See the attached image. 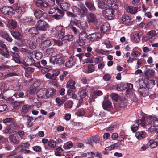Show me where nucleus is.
I'll return each mask as SVG.
<instances>
[{
    "instance_id": "ea45409f",
    "label": "nucleus",
    "mask_w": 158,
    "mask_h": 158,
    "mask_svg": "<svg viewBox=\"0 0 158 158\" xmlns=\"http://www.w3.org/2000/svg\"><path fill=\"white\" fill-rule=\"evenodd\" d=\"M11 33L12 35L15 39L18 40L20 39L21 34L19 32L17 31H11Z\"/></svg>"
},
{
    "instance_id": "c756f323",
    "label": "nucleus",
    "mask_w": 158,
    "mask_h": 158,
    "mask_svg": "<svg viewBox=\"0 0 158 158\" xmlns=\"http://www.w3.org/2000/svg\"><path fill=\"white\" fill-rule=\"evenodd\" d=\"M147 88H152L155 85V81L154 80H148L146 82H144Z\"/></svg>"
},
{
    "instance_id": "7c9ffc66",
    "label": "nucleus",
    "mask_w": 158,
    "mask_h": 158,
    "mask_svg": "<svg viewBox=\"0 0 158 158\" xmlns=\"http://www.w3.org/2000/svg\"><path fill=\"white\" fill-rule=\"evenodd\" d=\"M158 145V141L153 140H151L148 143L147 145L151 148H156Z\"/></svg>"
},
{
    "instance_id": "680f3d73",
    "label": "nucleus",
    "mask_w": 158,
    "mask_h": 158,
    "mask_svg": "<svg viewBox=\"0 0 158 158\" xmlns=\"http://www.w3.org/2000/svg\"><path fill=\"white\" fill-rule=\"evenodd\" d=\"M46 77L48 79H52L57 80H58V78L57 77H53L52 75L50 73H48L45 75Z\"/></svg>"
},
{
    "instance_id": "4be33fe9",
    "label": "nucleus",
    "mask_w": 158,
    "mask_h": 158,
    "mask_svg": "<svg viewBox=\"0 0 158 158\" xmlns=\"http://www.w3.org/2000/svg\"><path fill=\"white\" fill-rule=\"evenodd\" d=\"M46 12H43L39 9L36 10L34 11V15L36 18L40 19L42 17H46L47 15Z\"/></svg>"
},
{
    "instance_id": "393cba45",
    "label": "nucleus",
    "mask_w": 158,
    "mask_h": 158,
    "mask_svg": "<svg viewBox=\"0 0 158 158\" xmlns=\"http://www.w3.org/2000/svg\"><path fill=\"white\" fill-rule=\"evenodd\" d=\"M90 88V87L87 86L85 89L81 90L79 92V97L82 100L85 96H87Z\"/></svg>"
},
{
    "instance_id": "3c124183",
    "label": "nucleus",
    "mask_w": 158,
    "mask_h": 158,
    "mask_svg": "<svg viewBox=\"0 0 158 158\" xmlns=\"http://www.w3.org/2000/svg\"><path fill=\"white\" fill-rule=\"evenodd\" d=\"M45 2H46L47 5L48 10L49 7L51 6H53L55 3V0H49L48 1L46 0Z\"/></svg>"
},
{
    "instance_id": "5701e85b",
    "label": "nucleus",
    "mask_w": 158,
    "mask_h": 158,
    "mask_svg": "<svg viewBox=\"0 0 158 158\" xmlns=\"http://www.w3.org/2000/svg\"><path fill=\"white\" fill-rule=\"evenodd\" d=\"M139 88L138 90V92L140 95L141 96L144 97L148 94V89H147L144 87H143V85H139Z\"/></svg>"
},
{
    "instance_id": "09e8293b",
    "label": "nucleus",
    "mask_w": 158,
    "mask_h": 158,
    "mask_svg": "<svg viewBox=\"0 0 158 158\" xmlns=\"http://www.w3.org/2000/svg\"><path fill=\"white\" fill-rule=\"evenodd\" d=\"M132 39V40L135 42L138 43L139 42L140 40L139 33H136L134 34Z\"/></svg>"
},
{
    "instance_id": "a211bd4d",
    "label": "nucleus",
    "mask_w": 158,
    "mask_h": 158,
    "mask_svg": "<svg viewBox=\"0 0 158 158\" xmlns=\"http://www.w3.org/2000/svg\"><path fill=\"white\" fill-rule=\"evenodd\" d=\"M8 54L9 55V57H6V58H9L10 57V55L11 56L13 59L14 60L16 63H19L20 62L19 60V56L18 53H15L12 51L9 52L8 51Z\"/></svg>"
},
{
    "instance_id": "13d9d810",
    "label": "nucleus",
    "mask_w": 158,
    "mask_h": 158,
    "mask_svg": "<svg viewBox=\"0 0 158 158\" xmlns=\"http://www.w3.org/2000/svg\"><path fill=\"white\" fill-rule=\"evenodd\" d=\"M85 113V111L83 109L79 110L76 113V114L78 116H83Z\"/></svg>"
},
{
    "instance_id": "9b49d317",
    "label": "nucleus",
    "mask_w": 158,
    "mask_h": 158,
    "mask_svg": "<svg viewBox=\"0 0 158 158\" xmlns=\"http://www.w3.org/2000/svg\"><path fill=\"white\" fill-rule=\"evenodd\" d=\"M64 14V12L58 7L56 8V12L55 15H52V17L56 20L61 19Z\"/></svg>"
},
{
    "instance_id": "c03bdc74",
    "label": "nucleus",
    "mask_w": 158,
    "mask_h": 158,
    "mask_svg": "<svg viewBox=\"0 0 158 158\" xmlns=\"http://www.w3.org/2000/svg\"><path fill=\"white\" fill-rule=\"evenodd\" d=\"M34 52V55L35 58L37 60H39L41 59L43 56V53L40 51H35L33 52Z\"/></svg>"
},
{
    "instance_id": "f257e3e1",
    "label": "nucleus",
    "mask_w": 158,
    "mask_h": 158,
    "mask_svg": "<svg viewBox=\"0 0 158 158\" xmlns=\"http://www.w3.org/2000/svg\"><path fill=\"white\" fill-rule=\"evenodd\" d=\"M84 24H85V27L83 29L82 31L79 33V39H77L76 40L77 43L80 46L85 45V41L88 38V35L86 33L87 25L85 23Z\"/></svg>"
},
{
    "instance_id": "37998d69",
    "label": "nucleus",
    "mask_w": 158,
    "mask_h": 158,
    "mask_svg": "<svg viewBox=\"0 0 158 158\" xmlns=\"http://www.w3.org/2000/svg\"><path fill=\"white\" fill-rule=\"evenodd\" d=\"M70 6V5L66 2H63L60 4L61 8L66 11L69 10Z\"/></svg>"
},
{
    "instance_id": "0eeeda50",
    "label": "nucleus",
    "mask_w": 158,
    "mask_h": 158,
    "mask_svg": "<svg viewBox=\"0 0 158 158\" xmlns=\"http://www.w3.org/2000/svg\"><path fill=\"white\" fill-rule=\"evenodd\" d=\"M0 47L1 48V49L2 50L1 52H0V54L5 57H9L8 48L6 44L1 40H0Z\"/></svg>"
},
{
    "instance_id": "6ab92c4d",
    "label": "nucleus",
    "mask_w": 158,
    "mask_h": 158,
    "mask_svg": "<svg viewBox=\"0 0 158 158\" xmlns=\"http://www.w3.org/2000/svg\"><path fill=\"white\" fill-rule=\"evenodd\" d=\"M9 138L10 141L15 144H17L19 142V138L17 133H14L10 135Z\"/></svg>"
},
{
    "instance_id": "49530a36",
    "label": "nucleus",
    "mask_w": 158,
    "mask_h": 158,
    "mask_svg": "<svg viewBox=\"0 0 158 158\" xmlns=\"http://www.w3.org/2000/svg\"><path fill=\"white\" fill-rule=\"evenodd\" d=\"M98 7L99 8L104 9L106 7V5L102 0H98Z\"/></svg>"
},
{
    "instance_id": "58836bf2",
    "label": "nucleus",
    "mask_w": 158,
    "mask_h": 158,
    "mask_svg": "<svg viewBox=\"0 0 158 158\" xmlns=\"http://www.w3.org/2000/svg\"><path fill=\"white\" fill-rule=\"evenodd\" d=\"M24 117H27V125L29 127H31L32 126L33 123L32 121L34 120V118L33 117H30L29 115H26L24 116Z\"/></svg>"
},
{
    "instance_id": "1a4fd4ad",
    "label": "nucleus",
    "mask_w": 158,
    "mask_h": 158,
    "mask_svg": "<svg viewBox=\"0 0 158 158\" xmlns=\"http://www.w3.org/2000/svg\"><path fill=\"white\" fill-rule=\"evenodd\" d=\"M13 9L15 12L16 11L18 13L22 14L24 13L26 10L25 7L21 5L19 3H15L13 5Z\"/></svg>"
},
{
    "instance_id": "e433bc0d",
    "label": "nucleus",
    "mask_w": 158,
    "mask_h": 158,
    "mask_svg": "<svg viewBox=\"0 0 158 158\" xmlns=\"http://www.w3.org/2000/svg\"><path fill=\"white\" fill-rule=\"evenodd\" d=\"M145 133L143 131H138L136 133L135 136L139 140H141L145 137Z\"/></svg>"
},
{
    "instance_id": "bb28decb",
    "label": "nucleus",
    "mask_w": 158,
    "mask_h": 158,
    "mask_svg": "<svg viewBox=\"0 0 158 158\" xmlns=\"http://www.w3.org/2000/svg\"><path fill=\"white\" fill-rule=\"evenodd\" d=\"M23 22L26 24L29 25H33L35 23L32 17H26L23 19Z\"/></svg>"
},
{
    "instance_id": "c9c22d12",
    "label": "nucleus",
    "mask_w": 158,
    "mask_h": 158,
    "mask_svg": "<svg viewBox=\"0 0 158 158\" xmlns=\"http://www.w3.org/2000/svg\"><path fill=\"white\" fill-rule=\"evenodd\" d=\"M20 51L23 55L32 56L34 55L32 52L26 48H22Z\"/></svg>"
},
{
    "instance_id": "052dcab7",
    "label": "nucleus",
    "mask_w": 158,
    "mask_h": 158,
    "mask_svg": "<svg viewBox=\"0 0 158 158\" xmlns=\"http://www.w3.org/2000/svg\"><path fill=\"white\" fill-rule=\"evenodd\" d=\"M46 34H43L40 37H38L36 40V42L37 43H40L43 40H45V38Z\"/></svg>"
},
{
    "instance_id": "864d4df0",
    "label": "nucleus",
    "mask_w": 158,
    "mask_h": 158,
    "mask_svg": "<svg viewBox=\"0 0 158 158\" xmlns=\"http://www.w3.org/2000/svg\"><path fill=\"white\" fill-rule=\"evenodd\" d=\"M56 64L59 65H61L63 64L65 61V57H64L56 60Z\"/></svg>"
},
{
    "instance_id": "2eb2a0df",
    "label": "nucleus",
    "mask_w": 158,
    "mask_h": 158,
    "mask_svg": "<svg viewBox=\"0 0 158 158\" xmlns=\"http://www.w3.org/2000/svg\"><path fill=\"white\" fill-rule=\"evenodd\" d=\"M27 56L25 58L23 61V64L25 66H32L34 63V59L31 56Z\"/></svg>"
},
{
    "instance_id": "473e14b6",
    "label": "nucleus",
    "mask_w": 158,
    "mask_h": 158,
    "mask_svg": "<svg viewBox=\"0 0 158 158\" xmlns=\"http://www.w3.org/2000/svg\"><path fill=\"white\" fill-rule=\"evenodd\" d=\"M4 133L7 134H11L14 132L15 133V130L12 127L10 126H7L6 128L3 131Z\"/></svg>"
},
{
    "instance_id": "4468645a",
    "label": "nucleus",
    "mask_w": 158,
    "mask_h": 158,
    "mask_svg": "<svg viewBox=\"0 0 158 158\" xmlns=\"http://www.w3.org/2000/svg\"><path fill=\"white\" fill-rule=\"evenodd\" d=\"M102 107L105 110L109 111L112 107L110 102L107 98H105L102 104Z\"/></svg>"
},
{
    "instance_id": "5fc2aeb1",
    "label": "nucleus",
    "mask_w": 158,
    "mask_h": 158,
    "mask_svg": "<svg viewBox=\"0 0 158 158\" xmlns=\"http://www.w3.org/2000/svg\"><path fill=\"white\" fill-rule=\"evenodd\" d=\"M23 102V101H15L13 102L12 104L14 108H16L21 105Z\"/></svg>"
},
{
    "instance_id": "7ed1b4c3",
    "label": "nucleus",
    "mask_w": 158,
    "mask_h": 158,
    "mask_svg": "<svg viewBox=\"0 0 158 158\" xmlns=\"http://www.w3.org/2000/svg\"><path fill=\"white\" fill-rule=\"evenodd\" d=\"M36 26L38 30L42 31H46L49 27L48 23L42 19H40L37 22Z\"/></svg>"
},
{
    "instance_id": "a19ab883",
    "label": "nucleus",
    "mask_w": 158,
    "mask_h": 158,
    "mask_svg": "<svg viewBox=\"0 0 158 158\" xmlns=\"http://www.w3.org/2000/svg\"><path fill=\"white\" fill-rule=\"evenodd\" d=\"M139 120H136L135 123L131 126V129L133 132H135L138 129L139 126Z\"/></svg>"
},
{
    "instance_id": "f704fd0d",
    "label": "nucleus",
    "mask_w": 158,
    "mask_h": 158,
    "mask_svg": "<svg viewBox=\"0 0 158 158\" xmlns=\"http://www.w3.org/2000/svg\"><path fill=\"white\" fill-rule=\"evenodd\" d=\"M110 29V25L108 23H105L100 28L101 32L103 33H105Z\"/></svg>"
},
{
    "instance_id": "0e129e2a",
    "label": "nucleus",
    "mask_w": 158,
    "mask_h": 158,
    "mask_svg": "<svg viewBox=\"0 0 158 158\" xmlns=\"http://www.w3.org/2000/svg\"><path fill=\"white\" fill-rule=\"evenodd\" d=\"M79 24L78 20L76 19H74L73 20H71L70 21V25L71 27L74 26H77Z\"/></svg>"
},
{
    "instance_id": "412c9836",
    "label": "nucleus",
    "mask_w": 158,
    "mask_h": 158,
    "mask_svg": "<svg viewBox=\"0 0 158 158\" xmlns=\"http://www.w3.org/2000/svg\"><path fill=\"white\" fill-rule=\"evenodd\" d=\"M85 3L89 11L92 12L95 11L96 9L93 1L90 0H86L85 1Z\"/></svg>"
},
{
    "instance_id": "de8ad7c7",
    "label": "nucleus",
    "mask_w": 158,
    "mask_h": 158,
    "mask_svg": "<svg viewBox=\"0 0 158 158\" xmlns=\"http://www.w3.org/2000/svg\"><path fill=\"white\" fill-rule=\"evenodd\" d=\"M47 144L48 147L51 148H54L56 146V143L53 140H50L48 142Z\"/></svg>"
},
{
    "instance_id": "20e7f679",
    "label": "nucleus",
    "mask_w": 158,
    "mask_h": 158,
    "mask_svg": "<svg viewBox=\"0 0 158 158\" xmlns=\"http://www.w3.org/2000/svg\"><path fill=\"white\" fill-rule=\"evenodd\" d=\"M102 15L106 19L110 20L113 19L115 15L114 10L110 8L103 10Z\"/></svg>"
},
{
    "instance_id": "c85d7f7f",
    "label": "nucleus",
    "mask_w": 158,
    "mask_h": 158,
    "mask_svg": "<svg viewBox=\"0 0 158 158\" xmlns=\"http://www.w3.org/2000/svg\"><path fill=\"white\" fill-rule=\"evenodd\" d=\"M51 42L48 40H46L40 45V48L42 49H45L50 46Z\"/></svg>"
},
{
    "instance_id": "79ce46f5",
    "label": "nucleus",
    "mask_w": 158,
    "mask_h": 158,
    "mask_svg": "<svg viewBox=\"0 0 158 158\" xmlns=\"http://www.w3.org/2000/svg\"><path fill=\"white\" fill-rule=\"evenodd\" d=\"M38 30L36 27H33L29 29L28 30V31L29 34L33 35H36L39 33Z\"/></svg>"
},
{
    "instance_id": "2f4dec72",
    "label": "nucleus",
    "mask_w": 158,
    "mask_h": 158,
    "mask_svg": "<svg viewBox=\"0 0 158 158\" xmlns=\"http://www.w3.org/2000/svg\"><path fill=\"white\" fill-rule=\"evenodd\" d=\"M75 82L72 79L70 80L67 82L66 87L67 88H69L71 89H74L76 88L75 86Z\"/></svg>"
},
{
    "instance_id": "6e6d98bb",
    "label": "nucleus",
    "mask_w": 158,
    "mask_h": 158,
    "mask_svg": "<svg viewBox=\"0 0 158 158\" xmlns=\"http://www.w3.org/2000/svg\"><path fill=\"white\" fill-rule=\"evenodd\" d=\"M94 66L93 64L88 65V73H89L93 72L94 70Z\"/></svg>"
},
{
    "instance_id": "603ef678",
    "label": "nucleus",
    "mask_w": 158,
    "mask_h": 158,
    "mask_svg": "<svg viewBox=\"0 0 158 158\" xmlns=\"http://www.w3.org/2000/svg\"><path fill=\"white\" fill-rule=\"evenodd\" d=\"M73 102L71 100H69L67 101L64 104V107L66 108H71Z\"/></svg>"
},
{
    "instance_id": "bf43d9fd",
    "label": "nucleus",
    "mask_w": 158,
    "mask_h": 158,
    "mask_svg": "<svg viewBox=\"0 0 158 158\" xmlns=\"http://www.w3.org/2000/svg\"><path fill=\"white\" fill-rule=\"evenodd\" d=\"M53 41L55 45L58 46H61L63 45V43L62 40H59L53 39Z\"/></svg>"
},
{
    "instance_id": "e2e57ef3",
    "label": "nucleus",
    "mask_w": 158,
    "mask_h": 158,
    "mask_svg": "<svg viewBox=\"0 0 158 158\" xmlns=\"http://www.w3.org/2000/svg\"><path fill=\"white\" fill-rule=\"evenodd\" d=\"M54 52V48H49L46 50V53L49 56H52Z\"/></svg>"
},
{
    "instance_id": "f03ea898",
    "label": "nucleus",
    "mask_w": 158,
    "mask_h": 158,
    "mask_svg": "<svg viewBox=\"0 0 158 158\" xmlns=\"http://www.w3.org/2000/svg\"><path fill=\"white\" fill-rule=\"evenodd\" d=\"M77 5L80 8L75 6L72 7V11L73 13H76L78 15H79L80 13L84 15L87 13L88 10L83 3L79 2Z\"/></svg>"
},
{
    "instance_id": "423d86ee",
    "label": "nucleus",
    "mask_w": 158,
    "mask_h": 158,
    "mask_svg": "<svg viewBox=\"0 0 158 158\" xmlns=\"http://www.w3.org/2000/svg\"><path fill=\"white\" fill-rule=\"evenodd\" d=\"M0 11L5 15H12L15 13L14 9L12 7L6 6L0 9Z\"/></svg>"
},
{
    "instance_id": "338daca9",
    "label": "nucleus",
    "mask_w": 158,
    "mask_h": 158,
    "mask_svg": "<svg viewBox=\"0 0 158 158\" xmlns=\"http://www.w3.org/2000/svg\"><path fill=\"white\" fill-rule=\"evenodd\" d=\"M73 146V144L72 142L66 143L64 145V149H68L70 148Z\"/></svg>"
},
{
    "instance_id": "dca6fc26",
    "label": "nucleus",
    "mask_w": 158,
    "mask_h": 158,
    "mask_svg": "<svg viewBox=\"0 0 158 158\" xmlns=\"http://www.w3.org/2000/svg\"><path fill=\"white\" fill-rule=\"evenodd\" d=\"M87 20L89 23H93L96 24L98 21L96 15L92 13H90L87 16Z\"/></svg>"
},
{
    "instance_id": "ddd939ff",
    "label": "nucleus",
    "mask_w": 158,
    "mask_h": 158,
    "mask_svg": "<svg viewBox=\"0 0 158 158\" xmlns=\"http://www.w3.org/2000/svg\"><path fill=\"white\" fill-rule=\"evenodd\" d=\"M124 8L125 11L127 13L132 15L135 14L138 11V8L132 6H126Z\"/></svg>"
},
{
    "instance_id": "cd10ccee",
    "label": "nucleus",
    "mask_w": 158,
    "mask_h": 158,
    "mask_svg": "<svg viewBox=\"0 0 158 158\" xmlns=\"http://www.w3.org/2000/svg\"><path fill=\"white\" fill-rule=\"evenodd\" d=\"M59 39H61L62 41L65 42L67 41H71L73 40V37L72 35H67L64 36H62L61 38H59Z\"/></svg>"
},
{
    "instance_id": "a18cd8bd",
    "label": "nucleus",
    "mask_w": 158,
    "mask_h": 158,
    "mask_svg": "<svg viewBox=\"0 0 158 158\" xmlns=\"http://www.w3.org/2000/svg\"><path fill=\"white\" fill-rule=\"evenodd\" d=\"M27 44L29 48L31 49H35L36 47V44L35 42L32 41L30 40H28Z\"/></svg>"
},
{
    "instance_id": "39448f33",
    "label": "nucleus",
    "mask_w": 158,
    "mask_h": 158,
    "mask_svg": "<svg viewBox=\"0 0 158 158\" xmlns=\"http://www.w3.org/2000/svg\"><path fill=\"white\" fill-rule=\"evenodd\" d=\"M131 16L129 15L125 14L122 17V23L126 26H129L132 24V22L131 21Z\"/></svg>"
},
{
    "instance_id": "774afa93",
    "label": "nucleus",
    "mask_w": 158,
    "mask_h": 158,
    "mask_svg": "<svg viewBox=\"0 0 158 158\" xmlns=\"http://www.w3.org/2000/svg\"><path fill=\"white\" fill-rule=\"evenodd\" d=\"M111 78V76L108 73L105 74L103 76V79L106 81H109Z\"/></svg>"
},
{
    "instance_id": "a878e982",
    "label": "nucleus",
    "mask_w": 158,
    "mask_h": 158,
    "mask_svg": "<svg viewBox=\"0 0 158 158\" xmlns=\"http://www.w3.org/2000/svg\"><path fill=\"white\" fill-rule=\"evenodd\" d=\"M56 90L54 88H50L47 89L46 92V97L47 98H50L53 97L56 94Z\"/></svg>"
},
{
    "instance_id": "f8f14e48",
    "label": "nucleus",
    "mask_w": 158,
    "mask_h": 158,
    "mask_svg": "<svg viewBox=\"0 0 158 158\" xmlns=\"http://www.w3.org/2000/svg\"><path fill=\"white\" fill-rule=\"evenodd\" d=\"M36 6L41 9L43 10L44 11L47 12V5L46 2L45 1L44 2L42 0H37L36 2Z\"/></svg>"
},
{
    "instance_id": "8fccbe9b",
    "label": "nucleus",
    "mask_w": 158,
    "mask_h": 158,
    "mask_svg": "<svg viewBox=\"0 0 158 158\" xmlns=\"http://www.w3.org/2000/svg\"><path fill=\"white\" fill-rule=\"evenodd\" d=\"M52 69L51 66H47L41 70L42 73L44 74L48 72L51 70Z\"/></svg>"
},
{
    "instance_id": "4d7b16f0",
    "label": "nucleus",
    "mask_w": 158,
    "mask_h": 158,
    "mask_svg": "<svg viewBox=\"0 0 158 158\" xmlns=\"http://www.w3.org/2000/svg\"><path fill=\"white\" fill-rule=\"evenodd\" d=\"M110 96L112 99L117 101L119 99L118 96L117 94L114 93H112L111 94Z\"/></svg>"
},
{
    "instance_id": "9d476101",
    "label": "nucleus",
    "mask_w": 158,
    "mask_h": 158,
    "mask_svg": "<svg viewBox=\"0 0 158 158\" xmlns=\"http://www.w3.org/2000/svg\"><path fill=\"white\" fill-rule=\"evenodd\" d=\"M64 27L61 25L56 26L55 28L57 37L58 38H61L65 34V29L63 28Z\"/></svg>"
},
{
    "instance_id": "b1692460",
    "label": "nucleus",
    "mask_w": 158,
    "mask_h": 158,
    "mask_svg": "<svg viewBox=\"0 0 158 158\" xmlns=\"http://www.w3.org/2000/svg\"><path fill=\"white\" fill-rule=\"evenodd\" d=\"M46 89L42 88L37 91L36 92L37 96L39 98H45V97H46Z\"/></svg>"
},
{
    "instance_id": "69168bd1",
    "label": "nucleus",
    "mask_w": 158,
    "mask_h": 158,
    "mask_svg": "<svg viewBox=\"0 0 158 158\" xmlns=\"http://www.w3.org/2000/svg\"><path fill=\"white\" fill-rule=\"evenodd\" d=\"M156 32L154 30H151L147 33V35H149L150 36L149 38H152L153 37H154L156 36Z\"/></svg>"
},
{
    "instance_id": "f3484780",
    "label": "nucleus",
    "mask_w": 158,
    "mask_h": 158,
    "mask_svg": "<svg viewBox=\"0 0 158 158\" xmlns=\"http://www.w3.org/2000/svg\"><path fill=\"white\" fill-rule=\"evenodd\" d=\"M0 36L9 42H11L13 41L12 39L10 37L7 32L4 30H0Z\"/></svg>"
},
{
    "instance_id": "6e6552de",
    "label": "nucleus",
    "mask_w": 158,
    "mask_h": 158,
    "mask_svg": "<svg viewBox=\"0 0 158 158\" xmlns=\"http://www.w3.org/2000/svg\"><path fill=\"white\" fill-rule=\"evenodd\" d=\"M76 61V57L74 56H71L68 58V61L65 64V66L68 68H72L75 65Z\"/></svg>"
},
{
    "instance_id": "4c0bfd02",
    "label": "nucleus",
    "mask_w": 158,
    "mask_h": 158,
    "mask_svg": "<svg viewBox=\"0 0 158 158\" xmlns=\"http://www.w3.org/2000/svg\"><path fill=\"white\" fill-rule=\"evenodd\" d=\"M155 74V71L153 69H147L144 72L145 75L147 77H153Z\"/></svg>"
},
{
    "instance_id": "72a5a7b5",
    "label": "nucleus",
    "mask_w": 158,
    "mask_h": 158,
    "mask_svg": "<svg viewBox=\"0 0 158 158\" xmlns=\"http://www.w3.org/2000/svg\"><path fill=\"white\" fill-rule=\"evenodd\" d=\"M100 141V139L97 136H94L90 138V139L89 140V144L92 146H93L92 143H99Z\"/></svg>"
},
{
    "instance_id": "aec40b11",
    "label": "nucleus",
    "mask_w": 158,
    "mask_h": 158,
    "mask_svg": "<svg viewBox=\"0 0 158 158\" xmlns=\"http://www.w3.org/2000/svg\"><path fill=\"white\" fill-rule=\"evenodd\" d=\"M88 36L90 41H94L99 39L102 37V35L100 32H97L90 34Z\"/></svg>"
}]
</instances>
